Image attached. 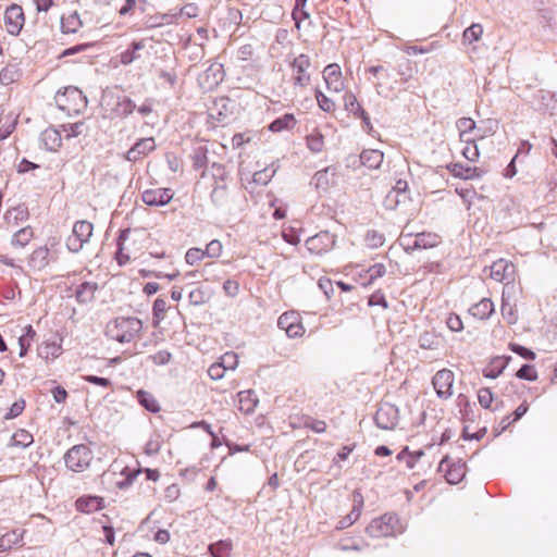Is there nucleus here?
I'll list each match as a JSON object with an SVG mask.
<instances>
[{
	"mask_svg": "<svg viewBox=\"0 0 557 557\" xmlns=\"http://www.w3.org/2000/svg\"><path fill=\"white\" fill-rule=\"evenodd\" d=\"M395 521L396 519L393 516L384 515L373 519L366 531L371 537H386L394 533Z\"/></svg>",
	"mask_w": 557,
	"mask_h": 557,
	"instance_id": "obj_12",
	"label": "nucleus"
},
{
	"mask_svg": "<svg viewBox=\"0 0 557 557\" xmlns=\"http://www.w3.org/2000/svg\"><path fill=\"white\" fill-rule=\"evenodd\" d=\"M227 186L216 182L211 190L210 199L215 207H223L227 202Z\"/></svg>",
	"mask_w": 557,
	"mask_h": 557,
	"instance_id": "obj_35",
	"label": "nucleus"
},
{
	"mask_svg": "<svg viewBox=\"0 0 557 557\" xmlns=\"http://www.w3.org/2000/svg\"><path fill=\"white\" fill-rule=\"evenodd\" d=\"M384 159V153L377 149H366L360 153V162L369 169H379Z\"/></svg>",
	"mask_w": 557,
	"mask_h": 557,
	"instance_id": "obj_24",
	"label": "nucleus"
},
{
	"mask_svg": "<svg viewBox=\"0 0 557 557\" xmlns=\"http://www.w3.org/2000/svg\"><path fill=\"white\" fill-rule=\"evenodd\" d=\"M40 141L47 150L57 151L62 146V136L58 129L48 127L41 133Z\"/></svg>",
	"mask_w": 557,
	"mask_h": 557,
	"instance_id": "obj_21",
	"label": "nucleus"
},
{
	"mask_svg": "<svg viewBox=\"0 0 557 557\" xmlns=\"http://www.w3.org/2000/svg\"><path fill=\"white\" fill-rule=\"evenodd\" d=\"M92 223L81 220L73 225L71 235L66 238V247L71 252H78L83 249L92 235Z\"/></svg>",
	"mask_w": 557,
	"mask_h": 557,
	"instance_id": "obj_4",
	"label": "nucleus"
},
{
	"mask_svg": "<svg viewBox=\"0 0 557 557\" xmlns=\"http://www.w3.org/2000/svg\"><path fill=\"white\" fill-rule=\"evenodd\" d=\"M354 507L351 511L339 521L338 529H345L347 527H350L355 521H357L361 515V507L363 505V498L360 493H356L354 495Z\"/></svg>",
	"mask_w": 557,
	"mask_h": 557,
	"instance_id": "obj_26",
	"label": "nucleus"
},
{
	"mask_svg": "<svg viewBox=\"0 0 557 557\" xmlns=\"http://www.w3.org/2000/svg\"><path fill=\"white\" fill-rule=\"evenodd\" d=\"M212 176L214 180V184L219 182L220 184H225V180L227 177V171L223 164L213 163L212 166Z\"/></svg>",
	"mask_w": 557,
	"mask_h": 557,
	"instance_id": "obj_59",
	"label": "nucleus"
},
{
	"mask_svg": "<svg viewBox=\"0 0 557 557\" xmlns=\"http://www.w3.org/2000/svg\"><path fill=\"white\" fill-rule=\"evenodd\" d=\"M97 289V283L82 282L77 285L74 295L78 302H89L94 299Z\"/></svg>",
	"mask_w": 557,
	"mask_h": 557,
	"instance_id": "obj_27",
	"label": "nucleus"
},
{
	"mask_svg": "<svg viewBox=\"0 0 557 557\" xmlns=\"http://www.w3.org/2000/svg\"><path fill=\"white\" fill-rule=\"evenodd\" d=\"M238 409L246 413H252L257 407L258 398L255 393L250 389L242 391L238 393Z\"/></svg>",
	"mask_w": 557,
	"mask_h": 557,
	"instance_id": "obj_25",
	"label": "nucleus"
},
{
	"mask_svg": "<svg viewBox=\"0 0 557 557\" xmlns=\"http://www.w3.org/2000/svg\"><path fill=\"white\" fill-rule=\"evenodd\" d=\"M438 471H445V479L449 484H458L466 475V462L459 459L449 463V457L445 456L440 462Z\"/></svg>",
	"mask_w": 557,
	"mask_h": 557,
	"instance_id": "obj_10",
	"label": "nucleus"
},
{
	"mask_svg": "<svg viewBox=\"0 0 557 557\" xmlns=\"http://www.w3.org/2000/svg\"><path fill=\"white\" fill-rule=\"evenodd\" d=\"M129 235V230H125L121 233L119 238V250L116 252V260L119 264L123 265L129 261V255L125 253L124 250L126 249L127 239Z\"/></svg>",
	"mask_w": 557,
	"mask_h": 557,
	"instance_id": "obj_41",
	"label": "nucleus"
},
{
	"mask_svg": "<svg viewBox=\"0 0 557 557\" xmlns=\"http://www.w3.org/2000/svg\"><path fill=\"white\" fill-rule=\"evenodd\" d=\"M33 238L34 230L30 226H25L13 234L11 244L15 248H24Z\"/></svg>",
	"mask_w": 557,
	"mask_h": 557,
	"instance_id": "obj_32",
	"label": "nucleus"
},
{
	"mask_svg": "<svg viewBox=\"0 0 557 557\" xmlns=\"http://www.w3.org/2000/svg\"><path fill=\"white\" fill-rule=\"evenodd\" d=\"M305 428L312 430L315 433H323L326 430V423L323 420L307 418L304 422Z\"/></svg>",
	"mask_w": 557,
	"mask_h": 557,
	"instance_id": "obj_61",
	"label": "nucleus"
},
{
	"mask_svg": "<svg viewBox=\"0 0 557 557\" xmlns=\"http://www.w3.org/2000/svg\"><path fill=\"white\" fill-rule=\"evenodd\" d=\"M137 473H139V469L129 470L128 468H123L121 471V474L125 475V480L116 481V485L120 488H124V487L128 486L129 484H132L134 482V480L137 476Z\"/></svg>",
	"mask_w": 557,
	"mask_h": 557,
	"instance_id": "obj_55",
	"label": "nucleus"
},
{
	"mask_svg": "<svg viewBox=\"0 0 557 557\" xmlns=\"http://www.w3.org/2000/svg\"><path fill=\"white\" fill-rule=\"evenodd\" d=\"M20 76L18 70L15 66H5L0 71V83L10 85L15 82Z\"/></svg>",
	"mask_w": 557,
	"mask_h": 557,
	"instance_id": "obj_46",
	"label": "nucleus"
},
{
	"mask_svg": "<svg viewBox=\"0 0 557 557\" xmlns=\"http://www.w3.org/2000/svg\"><path fill=\"white\" fill-rule=\"evenodd\" d=\"M315 99L321 110L324 112H333L335 109V102L326 97L320 89L315 90Z\"/></svg>",
	"mask_w": 557,
	"mask_h": 557,
	"instance_id": "obj_51",
	"label": "nucleus"
},
{
	"mask_svg": "<svg viewBox=\"0 0 557 557\" xmlns=\"http://www.w3.org/2000/svg\"><path fill=\"white\" fill-rule=\"evenodd\" d=\"M408 199V193L398 194L397 191H388L384 199V207L387 210H396L400 203H405Z\"/></svg>",
	"mask_w": 557,
	"mask_h": 557,
	"instance_id": "obj_38",
	"label": "nucleus"
},
{
	"mask_svg": "<svg viewBox=\"0 0 557 557\" xmlns=\"http://www.w3.org/2000/svg\"><path fill=\"white\" fill-rule=\"evenodd\" d=\"M222 253V244L218 239L211 240L203 250L205 257L218 258Z\"/></svg>",
	"mask_w": 557,
	"mask_h": 557,
	"instance_id": "obj_58",
	"label": "nucleus"
},
{
	"mask_svg": "<svg viewBox=\"0 0 557 557\" xmlns=\"http://www.w3.org/2000/svg\"><path fill=\"white\" fill-rule=\"evenodd\" d=\"M398 408L389 403H383L379 406L374 422L382 430H393L398 423Z\"/></svg>",
	"mask_w": 557,
	"mask_h": 557,
	"instance_id": "obj_5",
	"label": "nucleus"
},
{
	"mask_svg": "<svg viewBox=\"0 0 557 557\" xmlns=\"http://www.w3.org/2000/svg\"><path fill=\"white\" fill-rule=\"evenodd\" d=\"M104 507V499L100 496L84 495L76 499L75 508L83 513H92Z\"/></svg>",
	"mask_w": 557,
	"mask_h": 557,
	"instance_id": "obj_19",
	"label": "nucleus"
},
{
	"mask_svg": "<svg viewBox=\"0 0 557 557\" xmlns=\"http://www.w3.org/2000/svg\"><path fill=\"white\" fill-rule=\"evenodd\" d=\"M438 341L431 333H423L419 337V345L423 349H435L437 347Z\"/></svg>",
	"mask_w": 557,
	"mask_h": 557,
	"instance_id": "obj_56",
	"label": "nucleus"
},
{
	"mask_svg": "<svg viewBox=\"0 0 557 557\" xmlns=\"http://www.w3.org/2000/svg\"><path fill=\"white\" fill-rule=\"evenodd\" d=\"M23 530H13L3 534L0 539V550H7L14 545H20L23 541Z\"/></svg>",
	"mask_w": 557,
	"mask_h": 557,
	"instance_id": "obj_34",
	"label": "nucleus"
},
{
	"mask_svg": "<svg viewBox=\"0 0 557 557\" xmlns=\"http://www.w3.org/2000/svg\"><path fill=\"white\" fill-rule=\"evenodd\" d=\"M307 147L310 151L319 153L323 150L324 138L320 132H313L306 137Z\"/></svg>",
	"mask_w": 557,
	"mask_h": 557,
	"instance_id": "obj_43",
	"label": "nucleus"
},
{
	"mask_svg": "<svg viewBox=\"0 0 557 557\" xmlns=\"http://www.w3.org/2000/svg\"><path fill=\"white\" fill-rule=\"evenodd\" d=\"M166 301L164 298L159 297L154 300L152 312L153 318L156 319V324H158L161 320L164 319L165 312H166Z\"/></svg>",
	"mask_w": 557,
	"mask_h": 557,
	"instance_id": "obj_52",
	"label": "nucleus"
},
{
	"mask_svg": "<svg viewBox=\"0 0 557 557\" xmlns=\"http://www.w3.org/2000/svg\"><path fill=\"white\" fill-rule=\"evenodd\" d=\"M49 264V248L41 246L36 248L29 258V265L33 269L40 270Z\"/></svg>",
	"mask_w": 557,
	"mask_h": 557,
	"instance_id": "obj_29",
	"label": "nucleus"
},
{
	"mask_svg": "<svg viewBox=\"0 0 557 557\" xmlns=\"http://www.w3.org/2000/svg\"><path fill=\"white\" fill-rule=\"evenodd\" d=\"M28 220V210L25 207L18 206L7 211L4 222L9 228L18 226L21 223Z\"/></svg>",
	"mask_w": 557,
	"mask_h": 557,
	"instance_id": "obj_22",
	"label": "nucleus"
},
{
	"mask_svg": "<svg viewBox=\"0 0 557 557\" xmlns=\"http://www.w3.org/2000/svg\"><path fill=\"white\" fill-rule=\"evenodd\" d=\"M397 75L399 76V79L395 81V84H406L408 83L414 74V69L412 66V61L409 59H401L397 63L396 67Z\"/></svg>",
	"mask_w": 557,
	"mask_h": 557,
	"instance_id": "obj_30",
	"label": "nucleus"
},
{
	"mask_svg": "<svg viewBox=\"0 0 557 557\" xmlns=\"http://www.w3.org/2000/svg\"><path fill=\"white\" fill-rule=\"evenodd\" d=\"M25 24V15L21 5L11 4L4 12V26L10 35L17 36Z\"/></svg>",
	"mask_w": 557,
	"mask_h": 557,
	"instance_id": "obj_9",
	"label": "nucleus"
},
{
	"mask_svg": "<svg viewBox=\"0 0 557 557\" xmlns=\"http://www.w3.org/2000/svg\"><path fill=\"white\" fill-rule=\"evenodd\" d=\"M404 240L407 242L406 251H413L417 249H429L436 247L441 244V237L436 233L422 232L412 237L410 234L404 235Z\"/></svg>",
	"mask_w": 557,
	"mask_h": 557,
	"instance_id": "obj_6",
	"label": "nucleus"
},
{
	"mask_svg": "<svg viewBox=\"0 0 557 557\" xmlns=\"http://www.w3.org/2000/svg\"><path fill=\"white\" fill-rule=\"evenodd\" d=\"M517 377L527 381H535L537 379V373L533 366L523 364L516 373Z\"/></svg>",
	"mask_w": 557,
	"mask_h": 557,
	"instance_id": "obj_54",
	"label": "nucleus"
},
{
	"mask_svg": "<svg viewBox=\"0 0 557 557\" xmlns=\"http://www.w3.org/2000/svg\"><path fill=\"white\" fill-rule=\"evenodd\" d=\"M205 258L203 250L200 248H189L185 255V260L189 265H194Z\"/></svg>",
	"mask_w": 557,
	"mask_h": 557,
	"instance_id": "obj_57",
	"label": "nucleus"
},
{
	"mask_svg": "<svg viewBox=\"0 0 557 557\" xmlns=\"http://www.w3.org/2000/svg\"><path fill=\"white\" fill-rule=\"evenodd\" d=\"M502 315L507 321L508 324H515L518 321V312L513 305H510L505 297V290L503 292V302H502Z\"/></svg>",
	"mask_w": 557,
	"mask_h": 557,
	"instance_id": "obj_42",
	"label": "nucleus"
},
{
	"mask_svg": "<svg viewBox=\"0 0 557 557\" xmlns=\"http://www.w3.org/2000/svg\"><path fill=\"white\" fill-rule=\"evenodd\" d=\"M515 274V264L505 259H499L491 265V277L497 282H506V285L513 282Z\"/></svg>",
	"mask_w": 557,
	"mask_h": 557,
	"instance_id": "obj_13",
	"label": "nucleus"
},
{
	"mask_svg": "<svg viewBox=\"0 0 557 557\" xmlns=\"http://www.w3.org/2000/svg\"><path fill=\"white\" fill-rule=\"evenodd\" d=\"M454 381V372L448 369H442L435 373L432 384L440 398L447 399L453 395Z\"/></svg>",
	"mask_w": 557,
	"mask_h": 557,
	"instance_id": "obj_8",
	"label": "nucleus"
},
{
	"mask_svg": "<svg viewBox=\"0 0 557 557\" xmlns=\"http://www.w3.org/2000/svg\"><path fill=\"white\" fill-rule=\"evenodd\" d=\"M55 103L58 108L69 115L79 114L87 108V98L76 87L69 86L55 95Z\"/></svg>",
	"mask_w": 557,
	"mask_h": 557,
	"instance_id": "obj_2",
	"label": "nucleus"
},
{
	"mask_svg": "<svg viewBox=\"0 0 557 557\" xmlns=\"http://www.w3.org/2000/svg\"><path fill=\"white\" fill-rule=\"evenodd\" d=\"M224 79V70L221 63H212L199 77L200 85L206 89L218 87Z\"/></svg>",
	"mask_w": 557,
	"mask_h": 557,
	"instance_id": "obj_15",
	"label": "nucleus"
},
{
	"mask_svg": "<svg viewBox=\"0 0 557 557\" xmlns=\"http://www.w3.org/2000/svg\"><path fill=\"white\" fill-rule=\"evenodd\" d=\"M294 70V85L299 87H306L310 84V74L308 73L311 66V60L307 54H299L292 62Z\"/></svg>",
	"mask_w": 557,
	"mask_h": 557,
	"instance_id": "obj_11",
	"label": "nucleus"
},
{
	"mask_svg": "<svg viewBox=\"0 0 557 557\" xmlns=\"http://www.w3.org/2000/svg\"><path fill=\"white\" fill-rule=\"evenodd\" d=\"M231 549V541H219L208 546V550L212 557H228Z\"/></svg>",
	"mask_w": 557,
	"mask_h": 557,
	"instance_id": "obj_40",
	"label": "nucleus"
},
{
	"mask_svg": "<svg viewBox=\"0 0 557 557\" xmlns=\"http://www.w3.org/2000/svg\"><path fill=\"white\" fill-rule=\"evenodd\" d=\"M95 456L91 448L85 444L71 447L64 455L65 467L73 472L86 471Z\"/></svg>",
	"mask_w": 557,
	"mask_h": 557,
	"instance_id": "obj_3",
	"label": "nucleus"
},
{
	"mask_svg": "<svg viewBox=\"0 0 557 557\" xmlns=\"http://www.w3.org/2000/svg\"><path fill=\"white\" fill-rule=\"evenodd\" d=\"M384 242V235L375 230L368 231L366 234V243L370 248L381 247Z\"/></svg>",
	"mask_w": 557,
	"mask_h": 557,
	"instance_id": "obj_50",
	"label": "nucleus"
},
{
	"mask_svg": "<svg viewBox=\"0 0 557 557\" xmlns=\"http://www.w3.org/2000/svg\"><path fill=\"white\" fill-rule=\"evenodd\" d=\"M308 0H295V5L292 12V17L295 21V26L300 29L301 23L306 20H310V14L306 10ZM311 24V21H309Z\"/></svg>",
	"mask_w": 557,
	"mask_h": 557,
	"instance_id": "obj_33",
	"label": "nucleus"
},
{
	"mask_svg": "<svg viewBox=\"0 0 557 557\" xmlns=\"http://www.w3.org/2000/svg\"><path fill=\"white\" fill-rule=\"evenodd\" d=\"M482 34V25L474 23L465 29L462 38L465 42L472 44L473 41H478L481 38Z\"/></svg>",
	"mask_w": 557,
	"mask_h": 557,
	"instance_id": "obj_44",
	"label": "nucleus"
},
{
	"mask_svg": "<svg viewBox=\"0 0 557 557\" xmlns=\"http://www.w3.org/2000/svg\"><path fill=\"white\" fill-rule=\"evenodd\" d=\"M296 125V119L294 114L286 113L281 117L275 119L270 125L269 129L271 132H282L284 129H290Z\"/></svg>",
	"mask_w": 557,
	"mask_h": 557,
	"instance_id": "obj_36",
	"label": "nucleus"
},
{
	"mask_svg": "<svg viewBox=\"0 0 557 557\" xmlns=\"http://www.w3.org/2000/svg\"><path fill=\"white\" fill-rule=\"evenodd\" d=\"M335 245V236L322 231L306 240V247L313 255H322L330 251Z\"/></svg>",
	"mask_w": 557,
	"mask_h": 557,
	"instance_id": "obj_7",
	"label": "nucleus"
},
{
	"mask_svg": "<svg viewBox=\"0 0 557 557\" xmlns=\"http://www.w3.org/2000/svg\"><path fill=\"white\" fill-rule=\"evenodd\" d=\"M459 131V138L462 143L470 144L483 138V135L476 129L475 122L471 117H460L456 122Z\"/></svg>",
	"mask_w": 557,
	"mask_h": 557,
	"instance_id": "obj_14",
	"label": "nucleus"
},
{
	"mask_svg": "<svg viewBox=\"0 0 557 557\" xmlns=\"http://www.w3.org/2000/svg\"><path fill=\"white\" fill-rule=\"evenodd\" d=\"M171 357L172 355L168 350H160L154 355L149 356L148 359H150L157 366H164L170 362Z\"/></svg>",
	"mask_w": 557,
	"mask_h": 557,
	"instance_id": "obj_63",
	"label": "nucleus"
},
{
	"mask_svg": "<svg viewBox=\"0 0 557 557\" xmlns=\"http://www.w3.org/2000/svg\"><path fill=\"white\" fill-rule=\"evenodd\" d=\"M469 312L478 319L484 320L491 317L494 312V304L490 298H483L478 304L473 305Z\"/></svg>",
	"mask_w": 557,
	"mask_h": 557,
	"instance_id": "obj_28",
	"label": "nucleus"
},
{
	"mask_svg": "<svg viewBox=\"0 0 557 557\" xmlns=\"http://www.w3.org/2000/svg\"><path fill=\"white\" fill-rule=\"evenodd\" d=\"M446 169L455 176L461 180H474L480 178L483 175V171L479 168H471L461 163H449Z\"/></svg>",
	"mask_w": 557,
	"mask_h": 557,
	"instance_id": "obj_20",
	"label": "nucleus"
},
{
	"mask_svg": "<svg viewBox=\"0 0 557 557\" xmlns=\"http://www.w3.org/2000/svg\"><path fill=\"white\" fill-rule=\"evenodd\" d=\"M173 198V193L168 188L147 189L141 193V201L148 206H164Z\"/></svg>",
	"mask_w": 557,
	"mask_h": 557,
	"instance_id": "obj_18",
	"label": "nucleus"
},
{
	"mask_svg": "<svg viewBox=\"0 0 557 557\" xmlns=\"http://www.w3.org/2000/svg\"><path fill=\"white\" fill-rule=\"evenodd\" d=\"M344 107H345V110L348 111L349 113H351L356 119L359 115H362L364 112V110L361 107V104L359 103L357 97L350 91H347L344 95Z\"/></svg>",
	"mask_w": 557,
	"mask_h": 557,
	"instance_id": "obj_37",
	"label": "nucleus"
},
{
	"mask_svg": "<svg viewBox=\"0 0 557 557\" xmlns=\"http://www.w3.org/2000/svg\"><path fill=\"white\" fill-rule=\"evenodd\" d=\"M160 106L154 100L147 99L141 104V122L145 126H150L152 129H160L161 117L156 107Z\"/></svg>",
	"mask_w": 557,
	"mask_h": 557,
	"instance_id": "obj_17",
	"label": "nucleus"
},
{
	"mask_svg": "<svg viewBox=\"0 0 557 557\" xmlns=\"http://www.w3.org/2000/svg\"><path fill=\"white\" fill-rule=\"evenodd\" d=\"M462 156L471 162H475L479 159L480 153L475 141L467 144L462 149Z\"/></svg>",
	"mask_w": 557,
	"mask_h": 557,
	"instance_id": "obj_64",
	"label": "nucleus"
},
{
	"mask_svg": "<svg viewBox=\"0 0 557 557\" xmlns=\"http://www.w3.org/2000/svg\"><path fill=\"white\" fill-rule=\"evenodd\" d=\"M478 399L483 408H490L493 403V394L488 387H482L478 392Z\"/></svg>",
	"mask_w": 557,
	"mask_h": 557,
	"instance_id": "obj_60",
	"label": "nucleus"
},
{
	"mask_svg": "<svg viewBox=\"0 0 557 557\" xmlns=\"http://www.w3.org/2000/svg\"><path fill=\"white\" fill-rule=\"evenodd\" d=\"M141 407L152 413L161 410L159 401L149 393L141 391Z\"/></svg>",
	"mask_w": 557,
	"mask_h": 557,
	"instance_id": "obj_45",
	"label": "nucleus"
},
{
	"mask_svg": "<svg viewBox=\"0 0 557 557\" xmlns=\"http://www.w3.org/2000/svg\"><path fill=\"white\" fill-rule=\"evenodd\" d=\"M509 360L510 357L498 356L493 358L490 364L483 370V375L487 379L498 377L508 366Z\"/></svg>",
	"mask_w": 557,
	"mask_h": 557,
	"instance_id": "obj_23",
	"label": "nucleus"
},
{
	"mask_svg": "<svg viewBox=\"0 0 557 557\" xmlns=\"http://www.w3.org/2000/svg\"><path fill=\"white\" fill-rule=\"evenodd\" d=\"M275 169L265 168L253 173L252 181L259 185H267L275 175Z\"/></svg>",
	"mask_w": 557,
	"mask_h": 557,
	"instance_id": "obj_48",
	"label": "nucleus"
},
{
	"mask_svg": "<svg viewBox=\"0 0 557 557\" xmlns=\"http://www.w3.org/2000/svg\"><path fill=\"white\" fill-rule=\"evenodd\" d=\"M151 51H147L146 67L152 78H158L159 86L172 88L176 82L174 69L175 59L170 52V47L158 42L150 46Z\"/></svg>",
	"mask_w": 557,
	"mask_h": 557,
	"instance_id": "obj_1",
	"label": "nucleus"
},
{
	"mask_svg": "<svg viewBox=\"0 0 557 557\" xmlns=\"http://www.w3.org/2000/svg\"><path fill=\"white\" fill-rule=\"evenodd\" d=\"M323 79L330 91L339 92L344 90V81L341 66L336 63L326 65L323 70Z\"/></svg>",
	"mask_w": 557,
	"mask_h": 557,
	"instance_id": "obj_16",
	"label": "nucleus"
},
{
	"mask_svg": "<svg viewBox=\"0 0 557 557\" xmlns=\"http://www.w3.org/2000/svg\"><path fill=\"white\" fill-rule=\"evenodd\" d=\"M193 166L195 170H199L206 166L208 158H207V149L205 147H198L194 150L193 156Z\"/></svg>",
	"mask_w": 557,
	"mask_h": 557,
	"instance_id": "obj_47",
	"label": "nucleus"
},
{
	"mask_svg": "<svg viewBox=\"0 0 557 557\" xmlns=\"http://www.w3.org/2000/svg\"><path fill=\"white\" fill-rule=\"evenodd\" d=\"M62 354V345L57 342H45L38 349L39 357L46 360H54Z\"/></svg>",
	"mask_w": 557,
	"mask_h": 557,
	"instance_id": "obj_31",
	"label": "nucleus"
},
{
	"mask_svg": "<svg viewBox=\"0 0 557 557\" xmlns=\"http://www.w3.org/2000/svg\"><path fill=\"white\" fill-rule=\"evenodd\" d=\"M135 109V104L132 103V101L127 98H123L121 99L117 103H116V108L114 109V112L117 116H125L129 113H132Z\"/></svg>",
	"mask_w": 557,
	"mask_h": 557,
	"instance_id": "obj_53",
	"label": "nucleus"
},
{
	"mask_svg": "<svg viewBox=\"0 0 557 557\" xmlns=\"http://www.w3.org/2000/svg\"><path fill=\"white\" fill-rule=\"evenodd\" d=\"M12 443L16 446L27 447L33 443V435L25 430H18L13 434Z\"/></svg>",
	"mask_w": 557,
	"mask_h": 557,
	"instance_id": "obj_49",
	"label": "nucleus"
},
{
	"mask_svg": "<svg viewBox=\"0 0 557 557\" xmlns=\"http://www.w3.org/2000/svg\"><path fill=\"white\" fill-rule=\"evenodd\" d=\"M367 273L369 276V283H372L374 280L382 277L386 273V268L383 263H375L367 270Z\"/></svg>",
	"mask_w": 557,
	"mask_h": 557,
	"instance_id": "obj_62",
	"label": "nucleus"
},
{
	"mask_svg": "<svg viewBox=\"0 0 557 557\" xmlns=\"http://www.w3.org/2000/svg\"><path fill=\"white\" fill-rule=\"evenodd\" d=\"M554 95L548 90H537L533 95V104L536 107V110H547L549 103L553 101Z\"/></svg>",
	"mask_w": 557,
	"mask_h": 557,
	"instance_id": "obj_39",
	"label": "nucleus"
}]
</instances>
